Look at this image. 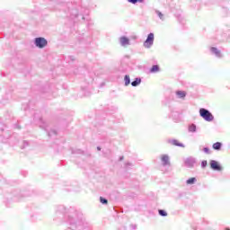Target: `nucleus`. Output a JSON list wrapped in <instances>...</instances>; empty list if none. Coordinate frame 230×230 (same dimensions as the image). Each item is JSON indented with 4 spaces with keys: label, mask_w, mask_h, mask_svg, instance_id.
<instances>
[{
    "label": "nucleus",
    "mask_w": 230,
    "mask_h": 230,
    "mask_svg": "<svg viewBox=\"0 0 230 230\" xmlns=\"http://www.w3.org/2000/svg\"><path fill=\"white\" fill-rule=\"evenodd\" d=\"M204 151H205L207 154H209V149L204 148Z\"/></svg>",
    "instance_id": "nucleus-20"
},
{
    "label": "nucleus",
    "mask_w": 230,
    "mask_h": 230,
    "mask_svg": "<svg viewBox=\"0 0 230 230\" xmlns=\"http://www.w3.org/2000/svg\"><path fill=\"white\" fill-rule=\"evenodd\" d=\"M215 150H220V145L213 146Z\"/></svg>",
    "instance_id": "nucleus-18"
},
{
    "label": "nucleus",
    "mask_w": 230,
    "mask_h": 230,
    "mask_svg": "<svg viewBox=\"0 0 230 230\" xmlns=\"http://www.w3.org/2000/svg\"><path fill=\"white\" fill-rule=\"evenodd\" d=\"M35 46L40 48V49H42V48H46L48 46V40L44 38H36Z\"/></svg>",
    "instance_id": "nucleus-2"
},
{
    "label": "nucleus",
    "mask_w": 230,
    "mask_h": 230,
    "mask_svg": "<svg viewBox=\"0 0 230 230\" xmlns=\"http://www.w3.org/2000/svg\"><path fill=\"white\" fill-rule=\"evenodd\" d=\"M202 166H203V168H206V166H208V161H203Z\"/></svg>",
    "instance_id": "nucleus-19"
},
{
    "label": "nucleus",
    "mask_w": 230,
    "mask_h": 230,
    "mask_svg": "<svg viewBox=\"0 0 230 230\" xmlns=\"http://www.w3.org/2000/svg\"><path fill=\"white\" fill-rule=\"evenodd\" d=\"M124 81H125V85H130V76L129 75H125L124 77Z\"/></svg>",
    "instance_id": "nucleus-11"
},
{
    "label": "nucleus",
    "mask_w": 230,
    "mask_h": 230,
    "mask_svg": "<svg viewBox=\"0 0 230 230\" xmlns=\"http://www.w3.org/2000/svg\"><path fill=\"white\" fill-rule=\"evenodd\" d=\"M226 230H230L229 228H226Z\"/></svg>",
    "instance_id": "nucleus-23"
},
{
    "label": "nucleus",
    "mask_w": 230,
    "mask_h": 230,
    "mask_svg": "<svg viewBox=\"0 0 230 230\" xmlns=\"http://www.w3.org/2000/svg\"><path fill=\"white\" fill-rule=\"evenodd\" d=\"M210 167L212 170H216V172H220L222 170V166H220V164L218 162L212 160L210 161Z\"/></svg>",
    "instance_id": "nucleus-4"
},
{
    "label": "nucleus",
    "mask_w": 230,
    "mask_h": 230,
    "mask_svg": "<svg viewBox=\"0 0 230 230\" xmlns=\"http://www.w3.org/2000/svg\"><path fill=\"white\" fill-rule=\"evenodd\" d=\"M159 16H160V17H163V14L159 13Z\"/></svg>",
    "instance_id": "nucleus-22"
},
{
    "label": "nucleus",
    "mask_w": 230,
    "mask_h": 230,
    "mask_svg": "<svg viewBox=\"0 0 230 230\" xmlns=\"http://www.w3.org/2000/svg\"><path fill=\"white\" fill-rule=\"evenodd\" d=\"M197 130V126H195V124H191L190 127H189V131L190 132H195Z\"/></svg>",
    "instance_id": "nucleus-12"
},
{
    "label": "nucleus",
    "mask_w": 230,
    "mask_h": 230,
    "mask_svg": "<svg viewBox=\"0 0 230 230\" xmlns=\"http://www.w3.org/2000/svg\"><path fill=\"white\" fill-rule=\"evenodd\" d=\"M120 44H121V46H128V44H130V40L127 37H121Z\"/></svg>",
    "instance_id": "nucleus-6"
},
{
    "label": "nucleus",
    "mask_w": 230,
    "mask_h": 230,
    "mask_svg": "<svg viewBox=\"0 0 230 230\" xmlns=\"http://www.w3.org/2000/svg\"><path fill=\"white\" fill-rule=\"evenodd\" d=\"M158 71H159V66L157 65L153 66L150 69V73H158Z\"/></svg>",
    "instance_id": "nucleus-10"
},
{
    "label": "nucleus",
    "mask_w": 230,
    "mask_h": 230,
    "mask_svg": "<svg viewBox=\"0 0 230 230\" xmlns=\"http://www.w3.org/2000/svg\"><path fill=\"white\" fill-rule=\"evenodd\" d=\"M197 180L195 178H190L189 180H187V184H195V181Z\"/></svg>",
    "instance_id": "nucleus-13"
},
{
    "label": "nucleus",
    "mask_w": 230,
    "mask_h": 230,
    "mask_svg": "<svg viewBox=\"0 0 230 230\" xmlns=\"http://www.w3.org/2000/svg\"><path fill=\"white\" fill-rule=\"evenodd\" d=\"M161 161L164 166H166V164H170V157L167 155H163L161 156Z\"/></svg>",
    "instance_id": "nucleus-5"
},
{
    "label": "nucleus",
    "mask_w": 230,
    "mask_h": 230,
    "mask_svg": "<svg viewBox=\"0 0 230 230\" xmlns=\"http://www.w3.org/2000/svg\"><path fill=\"white\" fill-rule=\"evenodd\" d=\"M170 145H179V141L175 139L169 140Z\"/></svg>",
    "instance_id": "nucleus-17"
},
{
    "label": "nucleus",
    "mask_w": 230,
    "mask_h": 230,
    "mask_svg": "<svg viewBox=\"0 0 230 230\" xmlns=\"http://www.w3.org/2000/svg\"><path fill=\"white\" fill-rule=\"evenodd\" d=\"M214 145H221V143L220 142H217Z\"/></svg>",
    "instance_id": "nucleus-21"
},
{
    "label": "nucleus",
    "mask_w": 230,
    "mask_h": 230,
    "mask_svg": "<svg viewBox=\"0 0 230 230\" xmlns=\"http://www.w3.org/2000/svg\"><path fill=\"white\" fill-rule=\"evenodd\" d=\"M159 215H161V217H167L168 213H166V211L164 210H159L158 211Z\"/></svg>",
    "instance_id": "nucleus-14"
},
{
    "label": "nucleus",
    "mask_w": 230,
    "mask_h": 230,
    "mask_svg": "<svg viewBox=\"0 0 230 230\" xmlns=\"http://www.w3.org/2000/svg\"><path fill=\"white\" fill-rule=\"evenodd\" d=\"M176 94L179 98H186V92L184 91H178L176 92Z\"/></svg>",
    "instance_id": "nucleus-8"
},
{
    "label": "nucleus",
    "mask_w": 230,
    "mask_h": 230,
    "mask_svg": "<svg viewBox=\"0 0 230 230\" xmlns=\"http://www.w3.org/2000/svg\"><path fill=\"white\" fill-rule=\"evenodd\" d=\"M199 116H201V118H203V119H205V121H213L214 117L213 114H211V112H209V111L201 108L199 110Z\"/></svg>",
    "instance_id": "nucleus-1"
},
{
    "label": "nucleus",
    "mask_w": 230,
    "mask_h": 230,
    "mask_svg": "<svg viewBox=\"0 0 230 230\" xmlns=\"http://www.w3.org/2000/svg\"><path fill=\"white\" fill-rule=\"evenodd\" d=\"M153 45H154V33H149L147 36V39L144 42V47H146V49H150L152 48Z\"/></svg>",
    "instance_id": "nucleus-3"
},
{
    "label": "nucleus",
    "mask_w": 230,
    "mask_h": 230,
    "mask_svg": "<svg viewBox=\"0 0 230 230\" xmlns=\"http://www.w3.org/2000/svg\"><path fill=\"white\" fill-rule=\"evenodd\" d=\"M100 202L102 204H108L109 203V201L106 199H104L103 197L100 198Z\"/></svg>",
    "instance_id": "nucleus-15"
},
{
    "label": "nucleus",
    "mask_w": 230,
    "mask_h": 230,
    "mask_svg": "<svg viewBox=\"0 0 230 230\" xmlns=\"http://www.w3.org/2000/svg\"><path fill=\"white\" fill-rule=\"evenodd\" d=\"M129 3L136 4V3H143L144 0H128Z\"/></svg>",
    "instance_id": "nucleus-16"
},
{
    "label": "nucleus",
    "mask_w": 230,
    "mask_h": 230,
    "mask_svg": "<svg viewBox=\"0 0 230 230\" xmlns=\"http://www.w3.org/2000/svg\"><path fill=\"white\" fill-rule=\"evenodd\" d=\"M139 84H141V79L137 78L135 81H133V82L131 83V85H132L133 87H137V85H139Z\"/></svg>",
    "instance_id": "nucleus-9"
},
{
    "label": "nucleus",
    "mask_w": 230,
    "mask_h": 230,
    "mask_svg": "<svg viewBox=\"0 0 230 230\" xmlns=\"http://www.w3.org/2000/svg\"><path fill=\"white\" fill-rule=\"evenodd\" d=\"M210 49L212 53H214L217 57H222V54L220 53V50H218V49L212 47Z\"/></svg>",
    "instance_id": "nucleus-7"
}]
</instances>
